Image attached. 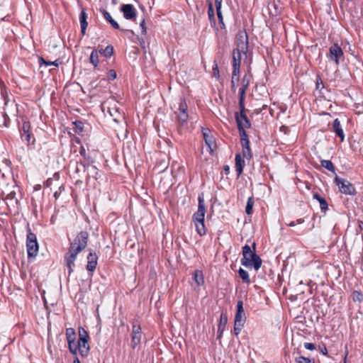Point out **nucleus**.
<instances>
[{
  "instance_id": "nucleus-59",
  "label": "nucleus",
  "mask_w": 363,
  "mask_h": 363,
  "mask_svg": "<svg viewBox=\"0 0 363 363\" xmlns=\"http://www.w3.org/2000/svg\"><path fill=\"white\" fill-rule=\"evenodd\" d=\"M79 171V167H78V163L77 164V168H76V172H78Z\"/></svg>"
},
{
  "instance_id": "nucleus-34",
  "label": "nucleus",
  "mask_w": 363,
  "mask_h": 363,
  "mask_svg": "<svg viewBox=\"0 0 363 363\" xmlns=\"http://www.w3.org/2000/svg\"><path fill=\"white\" fill-rule=\"evenodd\" d=\"M238 274L240 277L242 279V281L246 284L250 283V279L249 277L248 272L243 269L242 268H240L238 271Z\"/></svg>"
},
{
  "instance_id": "nucleus-5",
  "label": "nucleus",
  "mask_w": 363,
  "mask_h": 363,
  "mask_svg": "<svg viewBox=\"0 0 363 363\" xmlns=\"http://www.w3.org/2000/svg\"><path fill=\"white\" fill-rule=\"evenodd\" d=\"M187 109L188 106L185 99H181L178 108L179 113L177 115V121L179 123L177 130L180 135L183 133V128L186 125L188 122L189 115Z\"/></svg>"
},
{
  "instance_id": "nucleus-44",
  "label": "nucleus",
  "mask_w": 363,
  "mask_h": 363,
  "mask_svg": "<svg viewBox=\"0 0 363 363\" xmlns=\"http://www.w3.org/2000/svg\"><path fill=\"white\" fill-rule=\"evenodd\" d=\"M79 154L82 157H83L84 158V160H89V155L86 153V149L85 147L82 145L80 147V149H79Z\"/></svg>"
},
{
  "instance_id": "nucleus-16",
  "label": "nucleus",
  "mask_w": 363,
  "mask_h": 363,
  "mask_svg": "<svg viewBox=\"0 0 363 363\" xmlns=\"http://www.w3.org/2000/svg\"><path fill=\"white\" fill-rule=\"evenodd\" d=\"M77 253L69 251L65 255L64 259L66 267L68 270V276H70L73 272V267H74V262L77 259Z\"/></svg>"
},
{
  "instance_id": "nucleus-62",
  "label": "nucleus",
  "mask_w": 363,
  "mask_h": 363,
  "mask_svg": "<svg viewBox=\"0 0 363 363\" xmlns=\"http://www.w3.org/2000/svg\"><path fill=\"white\" fill-rule=\"evenodd\" d=\"M319 84H320V82H317V87H318Z\"/></svg>"
},
{
  "instance_id": "nucleus-52",
  "label": "nucleus",
  "mask_w": 363,
  "mask_h": 363,
  "mask_svg": "<svg viewBox=\"0 0 363 363\" xmlns=\"http://www.w3.org/2000/svg\"><path fill=\"white\" fill-rule=\"evenodd\" d=\"M224 331L225 330H221V332H220V330H218L217 339H220L222 337Z\"/></svg>"
},
{
  "instance_id": "nucleus-1",
  "label": "nucleus",
  "mask_w": 363,
  "mask_h": 363,
  "mask_svg": "<svg viewBox=\"0 0 363 363\" xmlns=\"http://www.w3.org/2000/svg\"><path fill=\"white\" fill-rule=\"evenodd\" d=\"M252 250L248 245H245L242 247L241 264L245 267H253L255 271H258L262 266V260L260 257L256 254L255 242L252 243Z\"/></svg>"
},
{
  "instance_id": "nucleus-27",
  "label": "nucleus",
  "mask_w": 363,
  "mask_h": 363,
  "mask_svg": "<svg viewBox=\"0 0 363 363\" xmlns=\"http://www.w3.org/2000/svg\"><path fill=\"white\" fill-rule=\"evenodd\" d=\"M242 55L243 52L233 50V66L240 67Z\"/></svg>"
},
{
  "instance_id": "nucleus-19",
  "label": "nucleus",
  "mask_w": 363,
  "mask_h": 363,
  "mask_svg": "<svg viewBox=\"0 0 363 363\" xmlns=\"http://www.w3.org/2000/svg\"><path fill=\"white\" fill-rule=\"evenodd\" d=\"M241 84L242 86L239 89V101H240V105L242 106L243 101H245V92L250 84V79L246 74L242 77Z\"/></svg>"
},
{
  "instance_id": "nucleus-10",
  "label": "nucleus",
  "mask_w": 363,
  "mask_h": 363,
  "mask_svg": "<svg viewBox=\"0 0 363 363\" xmlns=\"http://www.w3.org/2000/svg\"><path fill=\"white\" fill-rule=\"evenodd\" d=\"M239 108L240 113L236 112L235 113V118L237 123L238 129L239 130V124L241 125L243 129L250 128L251 123L248 119L245 111H247L245 108V101H243V106L240 105V101H239Z\"/></svg>"
},
{
  "instance_id": "nucleus-60",
  "label": "nucleus",
  "mask_w": 363,
  "mask_h": 363,
  "mask_svg": "<svg viewBox=\"0 0 363 363\" xmlns=\"http://www.w3.org/2000/svg\"><path fill=\"white\" fill-rule=\"evenodd\" d=\"M126 31L130 32L131 33H133V31L131 30H125Z\"/></svg>"
},
{
  "instance_id": "nucleus-40",
  "label": "nucleus",
  "mask_w": 363,
  "mask_h": 363,
  "mask_svg": "<svg viewBox=\"0 0 363 363\" xmlns=\"http://www.w3.org/2000/svg\"><path fill=\"white\" fill-rule=\"evenodd\" d=\"M243 326H244V324L235 323L234 328H233L234 334L238 336L240 333L241 330Z\"/></svg>"
},
{
  "instance_id": "nucleus-8",
  "label": "nucleus",
  "mask_w": 363,
  "mask_h": 363,
  "mask_svg": "<svg viewBox=\"0 0 363 363\" xmlns=\"http://www.w3.org/2000/svg\"><path fill=\"white\" fill-rule=\"evenodd\" d=\"M239 134L240 136V143L242 147V155L247 160L252 157V150L250 147V140L245 129L239 124Z\"/></svg>"
},
{
  "instance_id": "nucleus-23",
  "label": "nucleus",
  "mask_w": 363,
  "mask_h": 363,
  "mask_svg": "<svg viewBox=\"0 0 363 363\" xmlns=\"http://www.w3.org/2000/svg\"><path fill=\"white\" fill-rule=\"evenodd\" d=\"M100 11L103 14V16L104 17V18L108 23H110V24L111 25V26L113 28L117 29V30H123V29H121L120 28L119 24L114 19H113V18L111 17V14L107 11H106L104 9H100Z\"/></svg>"
},
{
  "instance_id": "nucleus-20",
  "label": "nucleus",
  "mask_w": 363,
  "mask_h": 363,
  "mask_svg": "<svg viewBox=\"0 0 363 363\" xmlns=\"http://www.w3.org/2000/svg\"><path fill=\"white\" fill-rule=\"evenodd\" d=\"M98 256L97 255L91 250L87 255V264L86 269L89 272H94L97 266Z\"/></svg>"
},
{
  "instance_id": "nucleus-21",
  "label": "nucleus",
  "mask_w": 363,
  "mask_h": 363,
  "mask_svg": "<svg viewBox=\"0 0 363 363\" xmlns=\"http://www.w3.org/2000/svg\"><path fill=\"white\" fill-rule=\"evenodd\" d=\"M333 130L335 133L336 135L340 138L341 142H343L345 140V134L338 118H335L333 121Z\"/></svg>"
},
{
  "instance_id": "nucleus-3",
  "label": "nucleus",
  "mask_w": 363,
  "mask_h": 363,
  "mask_svg": "<svg viewBox=\"0 0 363 363\" xmlns=\"http://www.w3.org/2000/svg\"><path fill=\"white\" fill-rule=\"evenodd\" d=\"M79 340L77 345L75 344L77 352L79 351L82 357H86L89 354L90 347L89 345V335L87 331L82 327L78 329Z\"/></svg>"
},
{
  "instance_id": "nucleus-24",
  "label": "nucleus",
  "mask_w": 363,
  "mask_h": 363,
  "mask_svg": "<svg viewBox=\"0 0 363 363\" xmlns=\"http://www.w3.org/2000/svg\"><path fill=\"white\" fill-rule=\"evenodd\" d=\"M86 18H87V14L85 11V9H83L79 15V22H80V25H81V33L82 34V35H85L86 30V28L88 26Z\"/></svg>"
},
{
  "instance_id": "nucleus-25",
  "label": "nucleus",
  "mask_w": 363,
  "mask_h": 363,
  "mask_svg": "<svg viewBox=\"0 0 363 363\" xmlns=\"http://www.w3.org/2000/svg\"><path fill=\"white\" fill-rule=\"evenodd\" d=\"M313 197L319 202L321 211L325 212L328 208L327 201L318 193H314Z\"/></svg>"
},
{
  "instance_id": "nucleus-32",
  "label": "nucleus",
  "mask_w": 363,
  "mask_h": 363,
  "mask_svg": "<svg viewBox=\"0 0 363 363\" xmlns=\"http://www.w3.org/2000/svg\"><path fill=\"white\" fill-rule=\"evenodd\" d=\"M38 62H39V65L40 66H43V65H45V67H48L49 65H54L55 67H58L60 63H59V61L58 60H55V61H46L43 57H40L38 58Z\"/></svg>"
},
{
  "instance_id": "nucleus-36",
  "label": "nucleus",
  "mask_w": 363,
  "mask_h": 363,
  "mask_svg": "<svg viewBox=\"0 0 363 363\" xmlns=\"http://www.w3.org/2000/svg\"><path fill=\"white\" fill-rule=\"evenodd\" d=\"M295 362L296 363H315V360L313 359L305 357L303 356H298L296 357Z\"/></svg>"
},
{
  "instance_id": "nucleus-13",
  "label": "nucleus",
  "mask_w": 363,
  "mask_h": 363,
  "mask_svg": "<svg viewBox=\"0 0 363 363\" xmlns=\"http://www.w3.org/2000/svg\"><path fill=\"white\" fill-rule=\"evenodd\" d=\"M21 133V139L26 141L28 145L30 144L31 138H33V143L35 141V138L31 133V125L29 121H23L22 126L19 128Z\"/></svg>"
},
{
  "instance_id": "nucleus-14",
  "label": "nucleus",
  "mask_w": 363,
  "mask_h": 363,
  "mask_svg": "<svg viewBox=\"0 0 363 363\" xmlns=\"http://www.w3.org/2000/svg\"><path fill=\"white\" fill-rule=\"evenodd\" d=\"M66 339L68 343V347L69 352L73 355H77V347H75L76 333L75 330L72 328L66 329Z\"/></svg>"
},
{
  "instance_id": "nucleus-28",
  "label": "nucleus",
  "mask_w": 363,
  "mask_h": 363,
  "mask_svg": "<svg viewBox=\"0 0 363 363\" xmlns=\"http://www.w3.org/2000/svg\"><path fill=\"white\" fill-rule=\"evenodd\" d=\"M194 279L198 286H201L204 284V279L203 273L200 270H196L194 274Z\"/></svg>"
},
{
  "instance_id": "nucleus-2",
  "label": "nucleus",
  "mask_w": 363,
  "mask_h": 363,
  "mask_svg": "<svg viewBox=\"0 0 363 363\" xmlns=\"http://www.w3.org/2000/svg\"><path fill=\"white\" fill-rule=\"evenodd\" d=\"M206 214L205 200L203 193L198 196V209L193 214L192 220L196 227V231L200 236H203L206 233L204 220Z\"/></svg>"
},
{
  "instance_id": "nucleus-4",
  "label": "nucleus",
  "mask_w": 363,
  "mask_h": 363,
  "mask_svg": "<svg viewBox=\"0 0 363 363\" xmlns=\"http://www.w3.org/2000/svg\"><path fill=\"white\" fill-rule=\"evenodd\" d=\"M88 240L89 233L86 231L79 232L71 242L68 250L79 254L86 247Z\"/></svg>"
},
{
  "instance_id": "nucleus-12",
  "label": "nucleus",
  "mask_w": 363,
  "mask_h": 363,
  "mask_svg": "<svg viewBox=\"0 0 363 363\" xmlns=\"http://www.w3.org/2000/svg\"><path fill=\"white\" fill-rule=\"evenodd\" d=\"M343 50L337 43H334L329 49L328 58L336 65L340 64V59L343 56Z\"/></svg>"
},
{
  "instance_id": "nucleus-29",
  "label": "nucleus",
  "mask_w": 363,
  "mask_h": 363,
  "mask_svg": "<svg viewBox=\"0 0 363 363\" xmlns=\"http://www.w3.org/2000/svg\"><path fill=\"white\" fill-rule=\"evenodd\" d=\"M98 52H100L107 58L111 57L113 54V47L111 45H107L106 48L99 50Z\"/></svg>"
},
{
  "instance_id": "nucleus-15",
  "label": "nucleus",
  "mask_w": 363,
  "mask_h": 363,
  "mask_svg": "<svg viewBox=\"0 0 363 363\" xmlns=\"http://www.w3.org/2000/svg\"><path fill=\"white\" fill-rule=\"evenodd\" d=\"M142 337V330L140 325L133 324L131 334V347L135 349L140 344Z\"/></svg>"
},
{
  "instance_id": "nucleus-42",
  "label": "nucleus",
  "mask_w": 363,
  "mask_h": 363,
  "mask_svg": "<svg viewBox=\"0 0 363 363\" xmlns=\"http://www.w3.org/2000/svg\"><path fill=\"white\" fill-rule=\"evenodd\" d=\"M239 80L240 79H235L233 77H231V91L234 93L236 91Z\"/></svg>"
},
{
  "instance_id": "nucleus-41",
  "label": "nucleus",
  "mask_w": 363,
  "mask_h": 363,
  "mask_svg": "<svg viewBox=\"0 0 363 363\" xmlns=\"http://www.w3.org/2000/svg\"><path fill=\"white\" fill-rule=\"evenodd\" d=\"M213 76L218 79L220 78L219 69L216 62H214V65L213 66Z\"/></svg>"
},
{
  "instance_id": "nucleus-7",
  "label": "nucleus",
  "mask_w": 363,
  "mask_h": 363,
  "mask_svg": "<svg viewBox=\"0 0 363 363\" xmlns=\"http://www.w3.org/2000/svg\"><path fill=\"white\" fill-rule=\"evenodd\" d=\"M236 48L233 50L243 52L247 56L248 51V36L245 30H239L235 36Z\"/></svg>"
},
{
  "instance_id": "nucleus-33",
  "label": "nucleus",
  "mask_w": 363,
  "mask_h": 363,
  "mask_svg": "<svg viewBox=\"0 0 363 363\" xmlns=\"http://www.w3.org/2000/svg\"><path fill=\"white\" fill-rule=\"evenodd\" d=\"M321 165L326 169L329 170L330 172H332L333 173L335 172V167L333 162L330 160H321Z\"/></svg>"
},
{
  "instance_id": "nucleus-17",
  "label": "nucleus",
  "mask_w": 363,
  "mask_h": 363,
  "mask_svg": "<svg viewBox=\"0 0 363 363\" xmlns=\"http://www.w3.org/2000/svg\"><path fill=\"white\" fill-rule=\"evenodd\" d=\"M246 320L243 302L239 300L237 302V312L235 315V323L245 324Z\"/></svg>"
},
{
  "instance_id": "nucleus-26",
  "label": "nucleus",
  "mask_w": 363,
  "mask_h": 363,
  "mask_svg": "<svg viewBox=\"0 0 363 363\" xmlns=\"http://www.w3.org/2000/svg\"><path fill=\"white\" fill-rule=\"evenodd\" d=\"M228 323V315L225 313H222L220 315L219 323L218 325V329L221 332V330H225L226 325Z\"/></svg>"
},
{
  "instance_id": "nucleus-56",
  "label": "nucleus",
  "mask_w": 363,
  "mask_h": 363,
  "mask_svg": "<svg viewBox=\"0 0 363 363\" xmlns=\"http://www.w3.org/2000/svg\"><path fill=\"white\" fill-rule=\"evenodd\" d=\"M288 225L290 226V227H294V226L296 225V222L295 221H291V223H289L288 224Z\"/></svg>"
},
{
  "instance_id": "nucleus-45",
  "label": "nucleus",
  "mask_w": 363,
  "mask_h": 363,
  "mask_svg": "<svg viewBox=\"0 0 363 363\" xmlns=\"http://www.w3.org/2000/svg\"><path fill=\"white\" fill-rule=\"evenodd\" d=\"M140 27L141 28L142 34L145 35L147 33V28H146V26H145V19H143L142 21L140 23Z\"/></svg>"
},
{
  "instance_id": "nucleus-9",
  "label": "nucleus",
  "mask_w": 363,
  "mask_h": 363,
  "mask_svg": "<svg viewBox=\"0 0 363 363\" xmlns=\"http://www.w3.org/2000/svg\"><path fill=\"white\" fill-rule=\"evenodd\" d=\"M335 183L339 186L340 191L341 193L346 194V195H350V196H354L357 194V191L354 185L350 183L349 181L340 178L338 176H336L335 177Z\"/></svg>"
},
{
  "instance_id": "nucleus-53",
  "label": "nucleus",
  "mask_w": 363,
  "mask_h": 363,
  "mask_svg": "<svg viewBox=\"0 0 363 363\" xmlns=\"http://www.w3.org/2000/svg\"><path fill=\"white\" fill-rule=\"evenodd\" d=\"M295 222L297 224H301L304 222V220L303 218H298Z\"/></svg>"
},
{
  "instance_id": "nucleus-57",
  "label": "nucleus",
  "mask_w": 363,
  "mask_h": 363,
  "mask_svg": "<svg viewBox=\"0 0 363 363\" xmlns=\"http://www.w3.org/2000/svg\"><path fill=\"white\" fill-rule=\"evenodd\" d=\"M73 363H80V361L78 357H76L74 361H73Z\"/></svg>"
},
{
  "instance_id": "nucleus-11",
  "label": "nucleus",
  "mask_w": 363,
  "mask_h": 363,
  "mask_svg": "<svg viewBox=\"0 0 363 363\" xmlns=\"http://www.w3.org/2000/svg\"><path fill=\"white\" fill-rule=\"evenodd\" d=\"M202 135L205 143L209 149V152L212 155L217 147L216 140L208 128H202Z\"/></svg>"
},
{
  "instance_id": "nucleus-43",
  "label": "nucleus",
  "mask_w": 363,
  "mask_h": 363,
  "mask_svg": "<svg viewBox=\"0 0 363 363\" xmlns=\"http://www.w3.org/2000/svg\"><path fill=\"white\" fill-rule=\"evenodd\" d=\"M107 78L108 80L112 81L116 78V72L114 69H110L107 72Z\"/></svg>"
},
{
  "instance_id": "nucleus-6",
  "label": "nucleus",
  "mask_w": 363,
  "mask_h": 363,
  "mask_svg": "<svg viewBox=\"0 0 363 363\" xmlns=\"http://www.w3.org/2000/svg\"><path fill=\"white\" fill-rule=\"evenodd\" d=\"M26 247L28 257H35L38 255L39 246L37 237L35 233L31 232L29 228L26 238Z\"/></svg>"
},
{
  "instance_id": "nucleus-38",
  "label": "nucleus",
  "mask_w": 363,
  "mask_h": 363,
  "mask_svg": "<svg viewBox=\"0 0 363 363\" xmlns=\"http://www.w3.org/2000/svg\"><path fill=\"white\" fill-rule=\"evenodd\" d=\"M74 128L77 133H81L84 130V123L80 121L73 122Z\"/></svg>"
},
{
  "instance_id": "nucleus-63",
  "label": "nucleus",
  "mask_w": 363,
  "mask_h": 363,
  "mask_svg": "<svg viewBox=\"0 0 363 363\" xmlns=\"http://www.w3.org/2000/svg\"><path fill=\"white\" fill-rule=\"evenodd\" d=\"M319 84H320V82H317V87H318Z\"/></svg>"
},
{
  "instance_id": "nucleus-54",
  "label": "nucleus",
  "mask_w": 363,
  "mask_h": 363,
  "mask_svg": "<svg viewBox=\"0 0 363 363\" xmlns=\"http://www.w3.org/2000/svg\"><path fill=\"white\" fill-rule=\"evenodd\" d=\"M224 170L226 173L230 172V167L228 165L224 166Z\"/></svg>"
},
{
  "instance_id": "nucleus-51",
  "label": "nucleus",
  "mask_w": 363,
  "mask_h": 363,
  "mask_svg": "<svg viewBox=\"0 0 363 363\" xmlns=\"http://www.w3.org/2000/svg\"><path fill=\"white\" fill-rule=\"evenodd\" d=\"M358 228L360 231L363 230V221L362 220H358Z\"/></svg>"
},
{
  "instance_id": "nucleus-39",
  "label": "nucleus",
  "mask_w": 363,
  "mask_h": 363,
  "mask_svg": "<svg viewBox=\"0 0 363 363\" xmlns=\"http://www.w3.org/2000/svg\"><path fill=\"white\" fill-rule=\"evenodd\" d=\"M240 67L233 66L232 77L235 79H240Z\"/></svg>"
},
{
  "instance_id": "nucleus-47",
  "label": "nucleus",
  "mask_w": 363,
  "mask_h": 363,
  "mask_svg": "<svg viewBox=\"0 0 363 363\" xmlns=\"http://www.w3.org/2000/svg\"><path fill=\"white\" fill-rule=\"evenodd\" d=\"M208 18L210 19H211L214 17V11H213L211 4H210L209 7H208Z\"/></svg>"
},
{
  "instance_id": "nucleus-46",
  "label": "nucleus",
  "mask_w": 363,
  "mask_h": 363,
  "mask_svg": "<svg viewBox=\"0 0 363 363\" xmlns=\"http://www.w3.org/2000/svg\"><path fill=\"white\" fill-rule=\"evenodd\" d=\"M304 347L308 350L313 351L315 349V346L313 343L311 342H306L304 344Z\"/></svg>"
},
{
  "instance_id": "nucleus-18",
  "label": "nucleus",
  "mask_w": 363,
  "mask_h": 363,
  "mask_svg": "<svg viewBox=\"0 0 363 363\" xmlns=\"http://www.w3.org/2000/svg\"><path fill=\"white\" fill-rule=\"evenodd\" d=\"M121 10L127 20H132L136 17V11L132 4H123Z\"/></svg>"
},
{
  "instance_id": "nucleus-49",
  "label": "nucleus",
  "mask_w": 363,
  "mask_h": 363,
  "mask_svg": "<svg viewBox=\"0 0 363 363\" xmlns=\"http://www.w3.org/2000/svg\"><path fill=\"white\" fill-rule=\"evenodd\" d=\"M320 352H322L323 354H324V355L328 354V350L325 345H323L322 347H320Z\"/></svg>"
},
{
  "instance_id": "nucleus-30",
  "label": "nucleus",
  "mask_w": 363,
  "mask_h": 363,
  "mask_svg": "<svg viewBox=\"0 0 363 363\" xmlns=\"http://www.w3.org/2000/svg\"><path fill=\"white\" fill-rule=\"evenodd\" d=\"M89 60H90V63L92 64L94 67H96L98 66V64H99V54H98V50H97L94 49L91 52V53L90 55Z\"/></svg>"
},
{
  "instance_id": "nucleus-31",
  "label": "nucleus",
  "mask_w": 363,
  "mask_h": 363,
  "mask_svg": "<svg viewBox=\"0 0 363 363\" xmlns=\"http://www.w3.org/2000/svg\"><path fill=\"white\" fill-rule=\"evenodd\" d=\"M255 203V199L253 196H250L247 199L246 207H245V213L247 215H250L253 212V206Z\"/></svg>"
},
{
  "instance_id": "nucleus-55",
  "label": "nucleus",
  "mask_w": 363,
  "mask_h": 363,
  "mask_svg": "<svg viewBox=\"0 0 363 363\" xmlns=\"http://www.w3.org/2000/svg\"><path fill=\"white\" fill-rule=\"evenodd\" d=\"M15 195V193L14 192H11V194H9L8 196H7V198H11V199H13V196Z\"/></svg>"
},
{
  "instance_id": "nucleus-50",
  "label": "nucleus",
  "mask_w": 363,
  "mask_h": 363,
  "mask_svg": "<svg viewBox=\"0 0 363 363\" xmlns=\"http://www.w3.org/2000/svg\"><path fill=\"white\" fill-rule=\"evenodd\" d=\"M62 190H64V187H63L62 186H61L60 187V191H59V192H58V191H55V194H54V197H55L56 199L59 197V196H60V193H61Z\"/></svg>"
},
{
  "instance_id": "nucleus-61",
  "label": "nucleus",
  "mask_w": 363,
  "mask_h": 363,
  "mask_svg": "<svg viewBox=\"0 0 363 363\" xmlns=\"http://www.w3.org/2000/svg\"><path fill=\"white\" fill-rule=\"evenodd\" d=\"M79 164H80L82 167H84V165L82 162H80V163H79Z\"/></svg>"
},
{
  "instance_id": "nucleus-58",
  "label": "nucleus",
  "mask_w": 363,
  "mask_h": 363,
  "mask_svg": "<svg viewBox=\"0 0 363 363\" xmlns=\"http://www.w3.org/2000/svg\"><path fill=\"white\" fill-rule=\"evenodd\" d=\"M347 355V352L346 353V354L345 356V358H344L345 363H346Z\"/></svg>"
},
{
  "instance_id": "nucleus-37",
  "label": "nucleus",
  "mask_w": 363,
  "mask_h": 363,
  "mask_svg": "<svg viewBox=\"0 0 363 363\" xmlns=\"http://www.w3.org/2000/svg\"><path fill=\"white\" fill-rule=\"evenodd\" d=\"M352 299L354 302H362L363 294L360 291H354L352 294Z\"/></svg>"
},
{
  "instance_id": "nucleus-48",
  "label": "nucleus",
  "mask_w": 363,
  "mask_h": 363,
  "mask_svg": "<svg viewBox=\"0 0 363 363\" xmlns=\"http://www.w3.org/2000/svg\"><path fill=\"white\" fill-rule=\"evenodd\" d=\"M110 114H111V116H113V121H114L115 122H116V123H119V122H120V118H121V116L120 113H118V116H113V114L111 111H110Z\"/></svg>"
},
{
  "instance_id": "nucleus-22",
  "label": "nucleus",
  "mask_w": 363,
  "mask_h": 363,
  "mask_svg": "<svg viewBox=\"0 0 363 363\" xmlns=\"http://www.w3.org/2000/svg\"><path fill=\"white\" fill-rule=\"evenodd\" d=\"M245 164V160L242 158L240 154H237L235 155V171L238 177H240L242 174Z\"/></svg>"
},
{
  "instance_id": "nucleus-35",
  "label": "nucleus",
  "mask_w": 363,
  "mask_h": 363,
  "mask_svg": "<svg viewBox=\"0 0 363 363\" xmlns=\"http://www.w3.org/2000/svg\"><path fill=\"white\" fill-rule=\"evenodd\" d=\"M215 3H216V13H217L218 18L219 19V21L221 23H223V16H222V13H221V0L220 1L215 0Z\"/></svg>"
}]
</instances>
